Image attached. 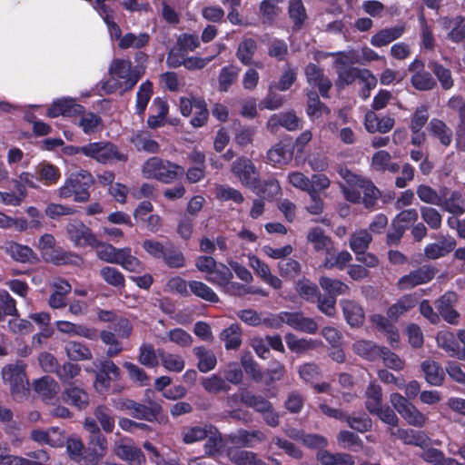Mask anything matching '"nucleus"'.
Wrapping results in <instances>:
<instances>
[{"mask_svg":"<svg viewBox=\"0 0 465 465\" xmlns=\"http://www.w3.org/2000/svg\"><path fill=\"white\" fill-rule=\"evenodd\" d=\"M411 84L414 89L422 92L433 90L437 86L436 79L426 69L412 74Z\"/></svg>","mask_w":465,"mask_h":465,"instance_id":"45","label":"nucleus"},{"mask_svg":"<svg viewBox=\"0 0 465 465\" xmlns=\"http://www.w3.org/2000/svg\"><path fill=\"white\" fill-rule=\"evenodd\" d=\"M78 125L85 134L95 133L103 128V119L93 112L81 114Z\"/></svg>","mask_w":465,"mask_h":465,"instance_id":"55","label":"nucleus"},{"mask_svg":"<svg viewBox=\"0 0 465 465\" xmlns=\"http://www.w3.org/2000/svg\"><path fill=\"white\" fill-rule=\"evenodd\" d=\"M118 456L127 460L130 465H143L145 463V456L142 450L134 445H121L117 451Z\"/></svg>","mask_w":465,"mask_h":465,"instance_id":"51","label":"nucleus"},{"mask_svg":"<svg viewBox=\"0 0 465 465\" xmlns=\"http://www.w3.org/2000/svg\"><path fill=\"white\" fill-rule=\"evenodd\" d=\"M391 403L408 424L421 428L428 418L420 411L409 400L398 392H393L390 397Z\"/></svg>","mask_w":465,"mask_h":465,"instance_id":"6","label":"nucleus"},{"mask_svg":"<svg viewBox=\"0 0 465 465\" xmlns=\"http://www.w3.org/2000/svg\"><path fill=\"white\" fill-rule=\"evenodd\" d=\"M382 347L372 341L359 340L353 344L354 352L364 360L374 361L381 357Z\"/></svg>","mask_w":465,"mask_h":465,"instance_id":"34","label":"nucleus"},{"mask_svg":"<svg viewBox=\"0 0 465 465\" xmlns=\"http://www.w3.org/2000/svg\"><path fill=\"white\" fill-rule=\"evenodd\" d=\"M226 350H237L242 344V329L239 324H231L221 333Z\"/></svg>","mask_w":465,"mask_h":465,"instance_id":"49","label":"nucleus"},{"mask_svg":"<svg viewBox=\"0 0 465 465\" xmlns=\"http://www.w3.org/2000/svg\"><path fill=\"white\" fill-rule=\"evenodd\" d=\"M3 380L10 384L12 395L15 400H20L29 391V381L26 379L24 366L10 364L2 371Z\"/></svg>","mask_w":465,"mask_h":465,"instance_id":"4","label":"nucleus"},{"mask_svg":"<svg viewBox=\"0 0 465 465\" xmlns=\"http://www.w3.org/2000/svg\"><path fill=\"white\" fill-rule=\"evenodd\" d=\"M190 292L196 297H199L206 302L216 303L219 302L218 295L213 290L200 281L188 282Z\"/></svg>","mask_w":465,"mask_h":465,"instance_id":"58","label":"nucleus"},{"mask_svg":"<svg viewBox=\"0 0 465 465\" xmlns=\"http://www.w3.org/2000/svg\"><path fill=\"white\" fill-rule=\"evenodd\" d=\"M204 452L208 456H214L223 448V438L219 430L213 424H209L208 436L204 443Z\"/></svg>","mask_w":465,"mask_h":465,"instance_id":"50","label":"nucleus"},{"mask_svg":"<svg viewBox=\"0 0 465 465\" xmlns=\"http://www.w3.org/2000/svg\"><path fill=\"white\" fill-rule=\"evenodd\" d=\"M429 68L435 74L443 90H450L454 85L451 71L437 61L431 60L428 64Z\"/></svg>","mask_w":465,"mask_h":465,"instance_id":"43","label":"nucleus"},{"mask_svg":"<svg viewBox=\"0 0 465 465\" xmlns=\"http://www.w3.org/2000/svg\"><path fill=\"white\" fill-rule=\"evenodd\" d=\"M64 401L77 408L78 410H84L89 405L88 393L76 386H70L63 392Z\"/></svg>","mask_w":465,"mask_h":465,"instance_id":"37","label":"nucleus"},{"mask_svg":"<svg viewBox=\"0 0 465 465\" xmlns=\"http://www.w3.org/2000/svg\"><path fill=\"white\" fill-rule=\"evenodd\" d=\"M352 260L351 254L348 251H341L335 253V250L329 251L325 254V259L322 266L328 270L336 268L338 270H343L347 264Z\"/></svg>","mask_w":465,"mask_h":465,"instance_id":"42","label":"nucleus"},{"mask_svg":"<svg viewBox=\"0 0 465 465\" xmlns=\"http://www.w3.org/2000/svg\"><path fill=\"white\" fill-rule=\"evenodd\" d=\"M354 184L356 187L361 190V203L367 209H372L377 200L381 197L380 190L374 185V183L366 178L361 176H354Z\"/></svg>","mask_w":465,"mask_h":465,"instance_id":"20","label":"nucleus"},{"mask_svg":"<svg viewBox=\"0 0 465 465\" xmlns=\"http://www.w3.org/2000/svg\"><path fill=\"white\" fill-rule=\"evenodd\" d=\"M296 292L308 302H315L321 294L318 286L309 279L303 278L296 283Z\"/></svg>","mask_w":465,"mask_h":465,"instance_id":"59","label":"nucleus"},{"mask_svg":"<svg viewBox=\"0 0 465 465\" xmlns=\"http://www.w3.org/2000/svg\"><path fill=\"white\" fill-rule=\"evenodd\" d=\"M395 120L390 115H380L372 110L365 114L364 126L371 134L376 132L386 134L393 128Z\"/></svg>","mask_w":465,"mask_h":465,"instance_id":"16","label":"nucleus"},{"mask_svg":"<svg viewBox=\"0 0 465 465\" xmlns=\"http://www.w3.org/2000/svg\"><path fill=\"white\" fill-rule=\"evenodd\" d=\"M68 238L76 247H94L100 243L92 230L81 221H74L66 226Z\"/></svg>","mask_w":465,"mask_h":465,"instance_id":"9","label":"nucleus"},{"mask_svg":"<svg viewBox=\"0 0 465 465\" xmlns=\"http://www.w3.org/2000/svg\"><path fill=\"white\" fill-rule=\"evenodd\" d=\"M307 83L312 88H317L322 98H329V92L332 86L331 80L324 74L319 65L309 63L304 68Z\"/></svg>","mask_w":465,"mask_h":465,"instance_id":"11","label":"nucleus"},{"mask_svg":"<svg viewBox=\"0 0 465 465\" xmlns=\"http://www.w3.org/2000/svg\"><path fill=\"white\" fill-rule=\"evenodd\" d=\"M392 435L402 440L406 445H413L425 449L430 444V439L421 430L399 428Z\"/></svg>","mask_w":465,"mask_h":465,"instance_id":"23","label":"nucleus"},{"mask_svg":"<svg viewBox=\"0 0 465 465\" xmlns=\"http://www.w3.org/2000/svg\"><path fill=\"white\" fill-rule=\"evenodd\" d=\"M94 183V179L90 172L81 170L72 173L58 189V195L64 199L74 196L75 202L85 203L90 199L89 189Z\"/></svg>","mask_w":465,"mask_h":465,"instance_id":"2","label":"nucleus"},{"mask_svg":"<svg viewBox=\"0 0 465 465\" xmlns=\"http://www.w3.org/2000/svg\"><path fill=\"white\" fill-rule=\"evenodd\" d=\"M438 346L444 350L449 356L456 357L460 344L459 335L456 337L453 332L441 331L436 337Z\"/></svg>","mask_w":465,"mask_h":465,"instance_id":"40","label":"nucleus"},{"mask_svg":"<svg viewBox=\"0 0 465 465\" xmlns=\"http://www.w3.org/2000/svg\"><path fill=\"white\" fill-rule=\"evenodd\" d=\"M96 367L94 386L97 392L104 393L110 389L112 381L121 379V370L110 359L101 361Z\"/></svg>","mask_w":465,"mask_h":465,"instance_id":"7","label":"nucleus"},{"mask_svg":"<svg viewBox=\"0 0 465 465\" xmlns=\"http://www.w3.org/2000/svg\"><path fill=\"white\" fill-rule=\"evenodd\" d=\"M158 350L155 351L151 343H143L139 348L138 361L147 367L155 368L159 365Z\"/></svg>","mask_w":465,"mask_h":465,"instance_id":"64","label":"nucleus"},{"mask_svg":"<svg viewBox=\"0 0 465 465\" xmlns=\"http://www.w3.org/2000/svg\"><path fill=\"white\" fill-rule=\"evenodd\" d=\"M158 356L163 367L168 371L181 372L185 366L183 356L166 352L163 349H158Z\"/></svg>","mask_w":465,"mask_h":465,"instance_id":"44","label":"nucleus"},{"mask_svg":"<svg viewBox=\"0 0 465 465\" xmlns=\"http://www.w3.org/2000/svg\"><path fill=\"white\" fill-rule=\"evenodd\" d=\"M163 407L161 402L147 399L146 404L134 401L130 415L137 420L153 422L162 414Z\"/></svg>","mask_w":465,"mask_h":465,"instance_id":"13","label":"nucleus"},{"mask_svg":"<svg viewBox=\"0 0 465 465\" xmlns=\"http://www.w3.org/2000/svg\"><path fill=\"white\" fill-rule=\"evenodd\" d=\"M321 287L328 292V296L337 297L338 295L350 292V287L343 282L322 276L319 280Z\"/></svg>","mask_w":465,"mask_h":465,"instance_id":"57","label":"nucleus"},{"mask_svg":"<svg viewBox=\"0 0 465 465\" xmlns=\"http://www.w3.org/2000/svg\"><path fill=\"white\" fill-rule=\"evenodd\" d=\"M142 172L144 177L155 179L165 184L172 183L184 175V168L182 165L156 156L145 161Z\"/></svg>","mask_w":465,"mask_h":465,"instance_id":"1","label":"nucleus"},{"mask_svg":"<svg viewBox=\"0 0 465 465\" xmlns=\"http://www.w3.org/2000/svg\"><path fill=\"white\" fill-rule=\"evenodd\" d=\"M163 261L169 268H182L185 265V257L180 249L172 242H168Z\"/></svg>","mask_w":465,"mask_h":465,"instance_id":"62","label":"nucleus"},{"mask_svg":"<svg viewBox=\"0 0 465 465\" xmlns=\"http://www.w3.org/2000/svg\"><path fill=\"white\" fill-rule=\"evenodd\" d=\"M242 403L248 408L253 409L260 414L268 411L272 406V402L263 396L256 395L248 390L242 391Z\"/></svg>","mask_w":465,"mask_h":465,"instance_id":"38","label":"nucleus"},{"mask_svg":"<svg viewBox=\"0 0 465 465\" xmlns=\"http://www.w3.org/2000/svg\"><path fill=\"white\" fill-rule=\"evenodd\" d=\"M94 415L104 432H113L115 420L112 410L109 407L98 405L94 410Z\"/></svg>","mask_w":465,"mask_h":465,"instance_id":"61","label":"nucleus"},{"mask_svg":"<svg viewBox=\"0 0 465 465\" xmlns=\"http://www.w3.org/2000/svg\"><path fill=\"white\" fill-rule=\"evenodd\" d=\"M341 306L342 308L344 318L351 327H359L363 324L365 314L362 307L354 301L341 300Z\"/></svg>","mask_w":465,"mask_h":465,"instance_id":"25","label":"nucleus"},{"mask_svg":"<svg viewBox=\"0 0 465 465\" xmlns=\"http://www.w3.org/2000/svg\"><path fill=\"white\" fill-rule=\"evenodd\" d=\"M293 156V146L291 143L280 142L267 152V159L273 166L289 163Z\"/></svg>","mask_w":465,"mask_h":465,"instance_id":"22","label":"nucleus"},{"mask_svg":"<svg viewBox=\"0 0 465 465\" xmlns=\"http://www.w3.org/2000/svg\"><path fill=\"white\" fill-rule=\"evenodd\" d=\"M371 166L380 173L388 171L396 173L400 171V164L392 162L391 154L385 150H380L372 155Z\"/></svg>","mask_w":465,"mask_h":465,"instance_id":"33","label":"nucleus"},{"mask_svg":"<svg viewBox=\"0 0 465 465\" xmlns=\"http://www.w3.org/2000/svg\"><path fill=\"white\" fill-rule=\"evenodd\" d=\"M107 452V440L104 442L89 440L88 446L84 449L82 460L85 465H97Z\"/></svg>","mask_w":465,"mask_h":465,"instance_id":"35","label":"nucleus"},{"mask_svg":"<svg viewBox=\"0 0 465 465\" xmlns=\"http://www.w3.org/2000/svg\"><path fill=\"white\" fill-rule=\"evenodd\" d=\"M232 173L241 183L249 187H257L258 172L253 163L245 156L238 157L232 164Z\"/></svg>","mask_w":465,"mask_h":465,"instance_id":"10","label":"nucleus"},{"mask_svg":"<svg viewBox=\"0 0 465 465\" xmlns=\"http://www.w3.org/2000/svg\"><path fill=\"white\" fill-rule=\"evenodd\" d=\"M284 318V323L292 329L310 334H314L318 330V325L312 318L305 317L302 312H282Z\"/></svg>","mask_w":465,"mask_h":465,"instance_id":"17","label":"nucleus"},{"mask_svg":"<svg viewBox=\"0 0 465 465\" xmlns=\"http://www.w3.org/2000/svg\"><path fill=\"white\" fill-rule=\"evenodd\" d=\"M193 353L198 359L197 367L201 372H208L216 366L217 360L213 351L204 346L193 348Z\"/></svg>","mask_w":465,"mask_h":465,"instance_id":"39","label":"nucleus"},{"mask_svg":"<svg viewBox=\"0 0 465 465\" xmlns=\"http://www.w3.org/2000/svg\"><path fill=\"white\" fill-rule=\"evenodd\" d=\"M35 174L36 180L45 186L56 184L61 178L60 169L45 161L36 166Z\"/></svg>","mask_w":465,"mask_h":465,"instance_id":"28","label":"nucleus"},{"mask_svg":"<svg viewBox=\"0 0 465 465\" xmlns=\"http://www.w3.org/2000/svg\"><path fill=\"white\" fill-rule=\"evenodd\" d=\"M33 386L35 391L45 402L55 399L60 390L58 383L50 376H44L35 380Z\"/></svg>","mask_w":465,"mask_h":465,"instance_id":"27","label":"nucleus"},{"mask_svg":"<svg viewBox=\"0 0 465 465\" xmlns=\"http://www.w3.org/2000/svg\"><path fill=\"white\" fill-rule=\"evenodd\" d=\"M231 460L237 465H265L255 453L244 450H231L228 452Z\"/></svg>","mask_w":465,"mask_h":465,"instance_id":"60","label":"nucleus"},{"mask_svg":"<svg viewBox=\"0 0 465 465\" xmlns=\"http://www.w3.org/2000/svg\"><path fill=\"white\" fill-rule=\"evenodd\" d=\"M418 296L415 293L402 295L398 301L387 310V316L394 322L406 314L418 304Z\"/></svg>","mask_w":465,"mask_h":465,"instance_id":"21","label":"nucleus"},{"mask_svg":"<svg viewBox=\"0 0 465 465\" xmlns=\"http://www.w3.org/2000/svg\"><path fill=\"white\" fill-rule=\"evenodd\" d=\"M337 85L339 87H343L344 85L353 84L357 79H364L365 74H370V71L367 69L361 70L357 67L342 64L337 67Z\"/></svg>","mask_w":465,"mask_h":465,"instance_id":"29","label":"nucleus"},{"mask_svg":"<svg viewBox=\"0 0 465 465\" xmlns=\"http://www.w3.org/2000/svg\"><path fill=\"white\" fill-rule=\"evenodd\" d=\"M288 15L292 22L293 32H299L303 28L308 19V15L302 0L289 1Z\"/></svg>","mask_w":465,"mask_h":465,"instance_id":"30","label":"nucleus"},{"mask_svg":"<svg viewBox=\"0 0 465 465\" xmlns=\"http://www.w3.org/2000/svg\"><path fill=\"white\" fill-rule=\"evenodd\" d=\"M365 407L367 411L371 414L380 411L382 401V390L381 387L376 383H370L366 392Z\"/></svg>","mask_w":465,"mask_h":465,"instance_id":"53","label":"nucleus"},{"mask_svg":"<svg viewBox=\"0 0 465 465\" xmlns=\"http://www.w3.org/2000/svg\"><path fill=\"white\" fill-rule=\"evenodd\" d=\"M109 73L113 77L123 79L124 91L132 90L143 74L142 66L132 67L130 60L114 59L109 67Z\"/></svg>","mask_w":465,"mask_h":465,"instance_id":"3","label":"nucleus"},{"mask_svg":"<svg viewBox=\"0 0 465 465\" xmlns=\"http://www.w3.org/2000/svg\"><path fill=\"white\" fill-rule=\"evenodd\" d=\"M284 318V323L292 329L310 334H314L318 330V325L312 318L305 317L302 312H282Z\"/></svg>","mask_w":465,"mask_h":465,"instance_id":"18","label":"nucleus"},{"mask_svg":"<svg viewBox=\"0 0 465 465\" xmlns=\"http://www.w3.org/2000/svg\"><path fill=\"white\" fill-rule=\"evenodd\" d=\"M456 302L457 294L454 292H445L435 302L439 314L450 324H457L459 322L460 313L453 308Z\"/></svg>","mask_w":465,"mask_h":465,"instance_id":"14","label":"nucleus"},{"mask_svg":"<svg viewBox=\"0 0 465 465\" xmlns=\"http://www.w3.org/2000/svg\"><path fill=\"white\" fill-rule=\"evenodd\" d=\"M153 93V83L149 80H146L139 86L135 103V113L137 114L142 115L144 114Z\"/></svg>","mask_w":465,"mask_h":465,"instance_id":"54","label":"nucleus"},{"mask_svg":"<svg viewBox=\"0 0 465 465\" xmlns=\"http://www.w3.org/2000/svg\"><path fill=\"white\" fill-rule=\"evenodd\" d=\"M317 460L322 465H354V460L348 453H331L327 450L317 452Z\"/></svg>","mask_w":465,"mask_h":465,"instance_id":"41","label":"nucleus"},{"mask_svg":"<svg viewBox=\"0 0 465 465\" xmlns=\"http://www.w3.org/2000/svg\"><path fill=\"white\" fill-rule=\"evenodd\" d=\"M258 50V44L251 37L243 38L238 45L236 50L237 59L243 64L250 66L253 64V56Z\"/></svg>","mask_w":465,"mask_h":465,"instance_id":"36","label":"nucleus"},{"mask_svg":"<svg viewBox=\"0 0 465 465\" xmlns=\"http://www.w3.org/2000/svg\"><path fill=\"white\" fill-rule=\"evenodd\" d=\"M240 68L230 64L223 66L218 75V90L220 92H228L230 87L237 81Z\"/></svg>","mask_w":465,"mask_h":465,"instance_id":"48","label":"nucleus"},{"mask_svg":"<svg viewBox=\"0 0 465 465\" xmlns=\"http://www.w3.org/2000/svg\"><path fill=\"white\" fill-rule=\"evenodd\" d=\"M85 156L100 163L112 161L126 162L127 155L119 152L117 146L111 142H94L86 144Z\"/></svg>","mask_w":465,"mask_h":465,"instance_id":"5","label":"nucleus"},{"mask_svg":"<svg viewBox=\"0 0 465 465\" xmlns=\"http://www.w3.org/2000/svg\"><path fill=\"white\" fill-rule=\"evenodd\" d=\"M306 238L312 244L316 252H324L326 254L329 251H333V241L329 235L325 234L322 227L311 228Z\"/></svg>","mask_w":465,"mask_h":465,"instance_id":"24","label":"nucleus"},{"mask_svg":"<svg viewBox=\"0 0 465 465\" xmlns=\"http://www.w3.org/2000/svg\"><path fill=\"white\" fill-rule=\"evenodd\" d=\"M67 357L72 361H86L92 359L91 350L84 343L74 341H68L64 346Z\"/></svg>","mask_w":465,"mask_h":465,"instance_id":"52","label":"nucleus"},{"mask_svg":"<svg viewBox=\"0 0 465 465\" xmlns=\"http://www.w3.org/2000/svg\"><path fill=\"white\" fill-rule=\"evenodd\" d=\"M421 370L424 373L425 381L430 386H441L445 380V371L442 367L435 361L426 360L421 363Z\"/></svg>","mask_w":465,"mask_h":465,"instance_id":"32","label":"nucleus"},{"mask_svg":"<svg viewBox=\"0 0 465 465\" xmlns=\"http://www.w3.org/2000/svg\"><path fill=\"white\" fill-rule=\"evenodd\" d=\"M430 134L438 139L440 143L444 147H449L452 143V130L440 119L432 118L428 124Z\"/></svg>","mask_w":465,"mask_h":465,"instance_id":"26","label":"nucleus"},{"mask_svg":"<svg viewBox=\"0 0 465 465\" xmlns=\"http://www.w3.org/2000/svg\"><path fill=\"white\" fill-rule=\"evenodd\" d=\"M280 126L292 132L301 129L302 124L294 112H285L271 115L267 122V129L271 133L275 134Z\"/></svg>","mask_w":465,"mask_h":465,"instance_id":"15","label":"nucleus"},{"mask_svg":"<svg viewBox=\"0 0 465 465\" xmlns=\"http://www.w3.org/2000/svg\"><path fill=\"white\" fill-rule=\"evenodd\" d=\"M465 201L460 192L453 191L449 198L443 199L441 197V204L440 207L443 208L450 213L455 216H460L465 213Z\"/></svg>","mask_w":465,"mask_h":465,"instance_id":"47","label":"nucleus"},{"mask_svg":"<svg viewBox=\"0 0 465 465\" xmlns=\"http://www.w3.org/2000/svg\"><path fill=\"white\" fill-rule=\"evenodd\" d=\"M233 277L232 271L223 263H218L205 280L223 289Z\"/></svg>","mask_w":465,"mask_h":465,"instance_id":"46","label":"nucleus"},{"mask_svg":"<svg viewBox=\"0 0 465 465\" xmlns=\"http://www.w3.org/2000/svg\"><path fill=\"white\" fill-rule=\"evenodd\" d=\"M406 31V24L401 23L395 26L379 30L371 37V45L375 47H383L401 37Z\"/></svg>","mask_w":465,"mask_h":465,"instance_id":"19","label":"nucleus"},{"mask_svg":"<svg viewBox=\"0 0 465 465\" xmlns=\"http://www.w3.org/2000/svg\"><path fill=\"white\" fill-rule=\"evenodd\" d=\"M83 113H84V107L78 104L74 98L62 97L52 103L47 109L46 115L51 118H55L60 115L74 117Z\"/></svg>","mask_w":465,"mask_h":465,"instance_id":"12","label":"nucleus"},{"mask_svg":"<svg viewBox=\"0 0 465 465\" xmlns=\"http://www.w3.org/2000/svg\"><path fill=\"white\" fill-rule=\"evenodd\" d=\"M438 270L433 265L425 264L401 276L397 282L401 291L411 290L418 285L426 284L433 280Z\"/></svg>","mask_w":465,"mask_h":465,"instance_id":"8","label":"nucleus"},{"mask_svg":"<svg viewBox=\"0 0 465 465\" xmlns=\"http://www.w3.org/2000/svg\"><path fill=\"white\" fill-rule=\"evenodd\" d=\"M130 142L139 152L157 153L160 151V144L157 141L152 139L151 134L147 131H138L134 134Z\"/></svg>","mask_w":465,"mask_h":465,"instance_id":"31","label":"nucleus"},{"mask_svg":"<svg viewBox=\"0 0 465 465\" xmlns=\"http://www.w3.org/2000/svg\"><path fill=\"white\" fill-rule=\"evenodd\" d=\"M118 261L117 264L129 272H140L143 270V263L137 257L132 255L130 247L121 248Z\"/></svg>","mask_w":465,"mask_h":465,"instance_id":"63","label":"nucleus"},{"mask_svg":"<svg viewBox=\"0 0 465 465\" xmlns=\"http://www.w3.org/2000/svg\"><path fill=\"white\" fill-rule=\"evenodd\" d=\"M307 109L306 113L310 117H321L323 114H329V107L321 102L316 91L311 90L307 93Z\"/></svg>","mask_w":465,"mask_h":465,"instance_id":"56","label":"nucleus"}]
</instances>
